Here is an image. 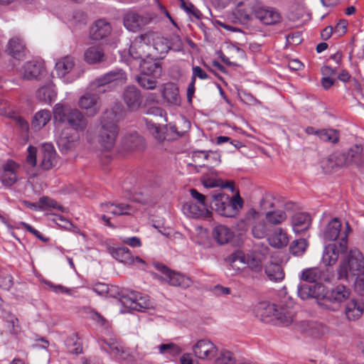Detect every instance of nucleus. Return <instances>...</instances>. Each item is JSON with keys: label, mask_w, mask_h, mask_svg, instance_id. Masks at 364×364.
<instances>
[{"label": "nucleus", "mask_w": 364, "mask_h": 364, "mask_svg": "<svg viewBox=\"0 0 364 364\" xmlns=\"http://www.w3.org/2000/svg\"><path fill=\"white\" fill-rule=\"evenodd\" d=\"M210 207L219 215L225 217H235L243 206V200L237 193L230 198L222 192H214L209 194Z\"/></svg>", "instance_id": "obj_1"}, {"label": "nucleus", "mask_w": 364, "mask_h": 364, "mask_svg": "<svg viewBox=\"0 0 364 364\" xmlns=\"http://www.w3.org/2000/svg\"><path fill=\"white\" fill-rule=\"evenodd\" d=\"M118 120L119 117L113 110L105 112L102 117L97 142L102 149L109 151L114 148L119 133V128L116 124Z\"/></svg>", "instance_id": "obj_2"}, {"label": "nucleus", "mask_w": 364, "mask_h": 364, "mask_svg": "<svg viewBox=\"0 0 364 364\" xmlns=\"http://www.w3.org/2000/svg\"><path fill=\"white\" fill-rule=\"evenodd\" d=\"M255 314L261 321H268L269 318L274 317L284 325L291 323L294 316L291 308L264 301L259 303L255 306Z\"/></svg>", "instance_id": "obj_3"}, {"label": "nucleus", "mask_w": 364, "mask_h": 364, "mask_svg": "<svg viewBox=\"0 0 364 364\" xmlns=\"http://www.w3.org/2000/svg\"><path fill=\"white\" fill-rule=\"evenodd\" d=\"M53 113L55 121L67 123L76 132H83L87 127V119L77 109H71L67 105L58 103L55 105Z\"/></svg>", "instance_id": "obj_4"}, {"label": "nucleus", "mask_w": 364, "mask_h": 364, "mask_svg": "<svg viewBox=\"0 0 364 364\" xmlns=\"http://www.w3.org/2000/svg\"><path fill=\"white\" fill-rule=\"evenodd\" d=\"M98 287H102V291H106L109 296L118 299L126 308L130 309H141L142 307L145 306L144 303L141 304L136 303L137 297L139 296L137 291L125 289H119L118 287L113 286L109 288L103 284H99L93 289L97 294H101V291H98Z\"/></svg>", "instance_id": "obj_5"}, {"label": "nucleus", "mask_w": 364, "mask_h": 364, "mask_svg": "<svg viewBox=\"0 0 364 364\" xmlns=\"http://www.w3.org/2000/svg\"><path fill=\"white\" fill-rule=\"evenodd\" d=\"M350 230L349 224L346 223V228L345 231L342 232L341 240L330 243L324 247L322 261L325 265L331 266L334 264L338 261L340 255L346 252Z\"/></svg>", "instance_id": "obj_6"}, {"label": "nucleus", "mask_w": 364, "mask_h": 364, "mask_svg": "<svg viewBox=\"0 0 364 364\" xmlns=\"http://www.w3.org/2000/svg\"><path fill=\"white\" fill-rule=\"evenodd\" d=\"M364 267V258L362 253L357 249L351 250L347 259L341 263L338 270V279H347L349 274L353 276L359 274Z\"/></svg>", "instance_id": "obj_7"}, {"label": "nucleus", "mask_w": 364, "mask_h": 364, "mask_svg": "<svg viewBox=\"0 0 364 364\" xmlns=\"http://www.w3.org/2000/svg\"><path fill=\"white\" fill-rule=\"evenodd\" d=\"M245 4L251 9L254 17L263 24L274 25L282 20L280 13L274 8L264 6L257 0H250Z\"/></svg>", "instance_id": "obj_8"}, {"label": "nucleus", "mask_w": 364, "mask_h": 364, "mask_svg": "<svg viewBox=\"0 0 364 364\" xmlns=\"http://www.w3.org/2000/svg\"><path fill=\"white\" fill-rule=\"evenodd\" d=\"M127 80L126 73L122 69H115L105 73L102 77L96 79L91 82V89L97 93H104L106 85L114 84V85H122L126 83Z\"/></svg>", "instance_id": "obj_9"}, {"label": "nucleus", "mask_w": 364, "mask_h": 364, "mask_svg": "<svg viewBox=\"0 0 364 364\" xmlns=\"http://www.w3.org/2000/svg\"><path fill=\"white\" fill-rule=\"evenodd\" d=\"M150 42V34L148 33L135 38L129 47L130 56L134 59H141V60L151 57L152 53H150L151 50Z\"/></svg>", "instance_id": "obj_10"}, {"label": "nucleus", "mask_w": 364, "mask_h": 364, "mask_svg": "<svg viewBox=\"0 0 364 364\" xmlns=\"http://www.w3.org/2000/svg\"><path fill=\"white\" fill-rule=\"evenodd\" d=\"M350 295V289L344 285L339 284L329 290L327 294L326 303H323V308L336 311L339 310L341 304L347 300Z\"/></svg>", "instance_id": "obj_11"}, {"label": "nucleus", "mask_w": 364, "mask_h": 364, "mask_svg": "<svg viewBox=\"0 0 364 364\" xmlns=\"http://www.w3.org/2000/svg\"><path fill=\"white\" fill-rule=\"evenodd\" d=\"M156 18V16L151 13L139 15L135 12H129L124 17V26L127 30L136 32L152 23Z\"/></svg>", "instance_id": "obj_12"}, {"label": "nucleus", "mask_w": 364, "mask_h": 364, "mask_svg": "<svg viewBox=\"0 0 364 364\" xmlns=\"http://www.w3.org/2000/svg\"><path fill=\"white\" fill-rule=\"evenodd\" d=\"M155 267L164 275L163 279L172 286L186 289L192 284V281L189 277L171 271L164 264L156 263L155 264Z\"/></svg>", "instance_id": "obj_13"}, {"label": "nucleus", "mask_w": 364, "mask_h": 364, "mask_svg": "<svg viewBox=\"0 0 364 364\" xmlns=\"http://www.w3.org/2000/svg\"><path fill=\"white\" fill-rule=\"evenodd\" d=\"M122 99L129 112L138 110L143 102L141 92L135 86L126 87L122 92Z\"/></svg>", "instance_id": "obj_14"}, {"label": "nucleus", "mask_w": 364, "mask_h": 364, "mask_svg": "<svg viewBox=\"0 0 364 364\" xmlns=\"http://www.w3.org/2000/svg\"><path fill=\"white\" fill-rule=\"evenodd\" d=\"M192 350L196 358L200 360H211L215 356L218 348L210 340L203 338L193 345Z\"/></svg>", "instance_id": "obj_15"}, {"label": "nucleus", "mask_w": 364, "mask_h": 364, "mask_svg": "<svg viewBox=\"0 0 364 364\" xmlns=\"http://www.w3.org/2000/svg\"><path fill=\"white\" fill-rule=\"evenodd\" d=\"M19 168L20 166L13 160H9L3 164L0 179L4 186L11 187L17 182Z\"/></svg>", "instance_id": "obj_16"}, {"label": "nucleus", "mask_w": 364, "mask_h": 364, "mask_svg": "<svg viewBox=\"0 0 364 364\" xmlns=\"http://www.w3.org/2000/svg\"><path fill=\"white\" fill-rule=\"evenodd\" d=\"M79 106L86 110L88 116L93 117L99 112L101 105L97 95L86 93L80 98Z\"/></svg>", "instance_id": "obj_17"}, {"label": "nucleus", "mask_w": 364, "mask_h": 364, "mask_svg": "<svg viewBox=\"0 0 364 364\" xmlns=\"http://www.w3.org/2000/svg\"><path fill=\"white\" fill-rule=\"evenodd\" d=\"M110 253L114 259L126 264H132L135 262L144 264V260L140 257H134L130 250L127 247L112 248L110 250Z\"/></svg>", "instance_id": "obj_18"}, {"label": "nucleus", "mask_w": 364, "mask_h": 364, "mask_svg": "<svg viewBox=\"0 0 364 364\" xmlns=\"http://www.w3.org/2000/svg\"><path fill=\"white\" fill-rule=\"evenodd\" d=\"M77 140V134H73L69 129H65L61 132L57 143L61 151L68 152L75 147Z\"/></svg>", "instance_id": "obj_19"}, {"label": "nucleus", "mask_w": 364, "mask_h": 364, "mask_svg": "<svg viewBox=\"0 0 364 364\" xmlns=\"http://www.w3.org/2000/svg\"><path fill=\"white\" fill-rule=\"evenodd\" d=\"M182 210L188 217L193 218H209L211 215L208 206L200 205L193 202L184 203Z\"/></svg>", "instance_id": "obj_20"}, {"label": "nucleus", "mask_w": 364, "mask_h": 364, "mask_svg": "<svg viewBox=\"0 0 364 364\" xmlns=\"http://www.w3.org/2000/svg\"><path fill=\"white\" fill-rule=\"evenodd\" d=\"M300 279L315 284L323 281H329L326 271L318 267H311L304 269L301 273Z\"/></svg>", "instance_id": "obj_21"}, {"label": "nucleus", "mask_w": 364, "mask_h": 364, "mask_svg": "<svg viewBox=\"0 0 364 364\" xmlns=\"http://www.w3.org/2000/svg\"><path fill=\"white\" fill-rule=\"evenodd\" d=\"M23 78L31 80H39L45 73V68L42 63L38 61H28L23 67Z\"/></svg>", "instance_id": "obj_22"}, {"label": "nucleus", "mask_w": 364, "mask_h": 364, "mask_svg": "<svg viewBox=\"0 0 364 364\" xmlns=\"http://www.w3.org/2000/svg\"><path fill=\"white\" fill-rule=\"evenodd\" d=\"M139 68L140 74L150 75L154 77H159L162 73L161 63L151 57L141 60Z\"/></svg>", "instance_id": "obj_23"}, {"label": "nucleus", "mask_w": 364, "mask_h": 364, "mask_svg": "<svg viewBox=\"0 0 364 364\" xmlns=\"http://www.w3.org/2000/svg\"><path fill=\"white\" fill-rule=\"evenodd\" d=\"M342 224L341 220L334 218L326 225L324 232L323 237L326 240L338 241L341 240L342 232L345 231L341 230Z\"/></svg>", "instance_id": "obj_24"}, {"label": "nucleus", "mask_w": 364, "mask_h": 364, "mask_svg": "<svg viewBox=\"0 0 364 364\" xmlns=\"http://www.w3.org/2000/svg\"><path fill=\"white\" fill-rule=\"evenodd\" d=\"M112 31L110 24L104 20L97 21L90 30V36L92 40L100 41L107 38Z\"/></svg>", "instance_id": "obj_25"}, {"label": "nucleus", "mask_w": 364, "mask_h": 364, "mask_svg": "<svg viewBox=\"0 0 364 364\" xmlns=\"http://www.w3.org/2000/svg\"><path fill=\"white\" fill-rule=\"evenodd\" d=\"M212 236L217 243L225 245L229 243L233 239L235 232L224 225H218L213 229Z\"/></svg>", "instance_id": "obj_26"}, {"label": "nucleus", "mask_w": 364, "mask_h": 364, "mask_svg": "<svg viewBox=\"0 0 364 364\" xmlns=\"http://www.w3.org/2000/svg\"><path fill=\"white\" fill-rule=\"evenodd\" d=\"M75 60L71 55H66L57 60L55 63V71L57 75L60 77H65V75L74 69Z\"/></svg>", "instance_id": "obj_27"}, {"label": "nucleus", "mask_w": 364, "mask_h": 364, "mask_svg": "<svg viewBox=\"0 0 364 364\" xmlns=\"http://www.w3.org/2000/svg\"><path fill=\"white\" fill-rule=\"evenodd\" d=\"M363 313L364 305L357 299H351L346 305L345 314L349 321L358 320Z\"/></svg>", "instance_id": "obj_28"}, {"label": "nucleus", "mask_w": 364, "mask_h": 364, "mask_svg": "<svg viewBox=\"0 0 364 364\" xmlns=\"http://www.w3.org/2000/svg\"><path fill=\"white\" fill-rule=\"evenodd\" d=\"M41 166L44 170H50L55 164V151L51 144H46L42 147Z\"/></svg>", "instance_id": "obj_29"}, {"label": "nucleus", "mask_w": 364, "mask_h": 364, "mask_svg": "<svg viewBox=\"0 0 364 364\" xmlns=\"http://www.w3.org/2000/svg\"><path fill=\"white\" fill-rule=\"evenodd\" d=\"M268 242L270 246L280 249L288 245L289 238L285 230L282 228H277L269 236Z\"/></svg>", "instance_id": "obj_30"}, {"label": "nucleus", "mask_w": 364, "mask_h": 364, "mask_svg": "<svg viewBox=\"0 0 364 364\" xmlns=\"http://www.w3.org/2000/svg\"><path fill=\"white\" fill-rule=\"evenodd\" d=\"M311 223V217L307 213H296L291 218V225L295 232H300L307 230Z\"/></svg>", "instance_id": "obj_31"}, {"label": "nucleus", "mask_w": 364, "mask_h": 364, "mask_svg": "<svg viewBox=\"0 0 364 364\" xmlns=\"http://www.w3.org/2000/svg\"><path fill=\"white\" fill-rule=\"evenodd\" d=\"M146 127L151 133V134L159 142H162L164 140L172 141L173 137H168L167 133L168 132V125L161 126L151 121L146 120Z\"/></svg>", "instance_id": "obj_32"}, {"label": "nucleus", "mask_w": 364, "mask_h": 364, "mask_svg": "<svg viewBox=\"0 0 364 364\" xmlns=\"http://www.w3.org/2000/svg\"><path fill=\"white\" fill-rule=\"evenodd\" d=\"M350 165H355L360 170H364V148L354 145L348 149Z\"/></svg>", "instance_id": "obj_33"}, {"label": "nucleus", "mask_w": 364, "mask_h": 364, "mask_svg": "<svg viewBox=\"0 0 364 364\" xmlns=\"http://www.w3.org/2000/svg\"><path fill=\"white\" fill-rule=\"evenodd\" d=\"M85 60L89 64H95L105 60L104 50L99 46H91L84 53Z\"/></svg>", "instance_id": "obj_34"}, {"label": "nucleus", "mask_w": 364, "mask_h": 364, "mask_svg": "<svg viewBox=\"0 0 364 364\" xmlns=\"http://www.w3.org/2000/svg\"><path fill=\"white\" fill-rule=\"evenodd\" d=\"M250 1V0H244L240 1L237 5L235 15L242 24H247L252 19V16H254L251 9L245 4V2Z\"/></svg>", "instance_id": "obj_35"}, {"label": "nucleus", "mask_w": 364, "mask_h": 364, "mask_svg": "<svg viewBox=\"0 0 364 364\" xmlns=\"http://www.w3.org/2000/svg\"><path fill=\"white\" fill-rule=\"evenodd\" d=\"M104 210L114 215H129L132 210L131 205L126 203H107L102 204Z\"/></svg>", "instance_id": "obj_36"}, {"label": "nucleus", "mask_w": 364, "mask_h": 364, "mask_svg": "<svg viewBox=\"0 0 364 364\" xmlns=\"http://www.w3.org/2000/svg\"><path fill=\"white\" fill-rule=\"evenodd\" d=\"M36 95L39 100L50 104L56 97L57 92L53 85H48L38 88Z\"/></svg>", "instance_id": "obj_37"}, {"label": "nucleus", "mask_w": 364, "mask_h": 364, "mask_svg": "<svg viewBox=\"0 0 364 364\" xmlns=\"http://www.w3.org/2000/svg\"><path fill=\"white\" fill-rule=\"evenodd\" d=\"M267 277L274 282L282 281L284 278V272L281 265L277 263H270L265 268Z\"/></svg>", "instance_id": "obj_38"}, {"label": "nucleus", "mask_w": 364, "mask_h": 364, "mask_svg": "<svg viewBox=\"0 0 364 364\" xmlns=\"http://www.w3.org/2000/svg\"><path fill=\"white\" fill-rule=\"evenodd\" d=\"M50 117L51 114L49 110L42 109L34 115L31 126L36 130H39L50 121Z\"/></svg>", "instance_id": "obj_39"}, {"label": "nucleus", "mask_w": 364, "mask_h": 364, "mask_svg": "<svg viewBox=\"0 0 364 364\" xmlns=\"http://www.w3.org/2000/svg\"><path fill=\"white\" fill-rule=\"evenodd\" d=\"M25 46L19 38H11L9 42L7 50L15 58H21L23 55Z\"/></svg>", "instance_id": "obj_40"}, {"label": "nucleus", "mask_w": 364, "mask_h": 364, "mask_svg": "<svg viewBox=\"0 0 364 364\" xmlns=\"http://www.w3.org/2000/svg\"><path fill=\"white\" fill-rule=\"evenodd\" d=\"M151 49L155 50V53H152V55H156V58H163L171 49V46L167 39L159 38L156 40Z\"/></svg>", "instance_id": "obj_41"}, {"label": "nucleus", "mask_w": 364, "mask_h": 364, "mask_svg": "<svg viewBox=\"0 0 364 364\" xmlns=\"http://www.w3.org/2000/svg\"><path fill=\"white\" fill-rule=\"evenodd\" d=\"M68 350L72 354L78 355L82 353V348L77 333H73L65 341Z\"/></svg>", "instance_id": "obj_42"}, {"label": "nucleus", "mask_w": 364, "mask_h": 364, "mask_svg": "<svg viewBox=\"0 0 364 364\" xmlns=\"http://www.w3.org/2000/svg\"><path fill=\"white\" fill-rule=\"evenodd\" d=\"M225 262L233 269L235 270H240L242 269V267L240 265H237V262H240L242 265H245L246 259L245 256L242 252H235L230 254L225 258Z\"/></svg>", "instance_id": "obj_43"}, {"label": "nucleus", "mask_w": 364, "mask_h": 364, "mask_svg": "<svg viewBox=\"0 0 364 364\" xmlns=\"http://www.w3.org/2000/svg\"><path fill=\"white\" fill-rule=\"evenodd\" d=\"M314 292L313 298L318 301L319 305L323 307V303H326L327 294L329 291L324 285L318 282L312 286Z\"/></svg>", "instance_id": "obj_44"}, {"label": "nucleus", "mask_w": 364, "mask_h": 364, "mask_svg": "<svg viewBox=\"0 0 364 364\" xmlns=\"http://www.w3.org/2000/svg\"><path fill=\"white\" fill-rule=\"evenodd\" d=\"M308 246L309 242L306 239L294 240L289 246V251L294 256H301L306 252Z\"/></svg>", "instance_id": "obj_45"}, {"label": "nucleus", "mask_w": 364, "mask_h": 364, "mask_svg": "<svg viewBox=\"0 0 364 364\" xmlns=\"http://www.w3.org/2000/svg\"><path fill=\"white\" fill-rule=\"evenodd\" d=\"M163 96L171 104L177 105L179 102L178 89L174 85L166 87L163 92Z\"/></svg>", "instance_id": "obj_46"}, {"label": "nucleus", "mask_w": 364, "mask_h": 364, "mask_svg": "<svg viewBox=\"0 0 364 364\" xmlns=\"http://www.w3.org/2000/svg\"><path fill=\"white\" fill-rule=\"evenodd\" d=\"M328 161L331 163H334L337 167H342L344 166H349V152L348 150L344 152H336L331 155Z\"/></svg>", "instance_id": "obj_47"}, {"label": "nucleus", "mask_w": 364, "mask_h": 364, "mask_svg": "<svg viewBox=\"0 0 364 364\" xmlns=\"http://www.w3.org/2000/svg\"><path fill=\"white\" fill-rule=\"evenodd\" d=\"M159 352L161 354H168L175 357L180 355L183 350L177 344L174 343H163L158 347Z\"/></svg>", "instance_id": "obj_48"}, {"label": "nucleus", "mask_w": 364, "mask_h": 364, "mask_svg": "<svg viewBox=\"0 0 364 364\" xmlns=\"http://www.w3.org/2000/svg\"><path fill=\"white\" fill-rule=\"evenodd\" d=\"M318 137L323 141L336 144L339 140V134L336 129H323L319 131Z\"/></svg>", "instance_id": "obj_49"}, {"label": "nucleus", "mask_w": 364, "mask_h": 364, "mask_svg": "<svg viewBox=\"0 0 364 364\" xmlns=\"http://www.w3.org/2000/svg\"><path fill=\"white\" fill-rule=\"evenodd\" d=\"M266 219L272 225H279L287 219V215L282 210L269 211L266 213Z\"/></svg>", "instance_id": "obj_50"}, {"label": "nucleus", "mask_w": 364, "mask_h": 364, "mask_svg": "<svg viewBox=\"0 0 364 364\" xmlns=\"http://www.w3.org/2000/svg\"><path fill=\"white\" fill-rule=\"evenodd\" d=\"M156 77H154L150 75L140 74L136 77L137 82L139 85L144 89L153 90L156 86Z\"/></svg>", "instance_id": "obj_51"}, {"label": "nucleus", "mask_w": 364, "mask_h": 364, "mask_svg": "<svg viewBox=\"0 0 364 364\" xmlns=\"http://www.w3.org/2000/svg\"><path fill=\"white\" fill-rule=\"evenodd\" d=\"M214 364H235V358L229 350H221Z\"/></svg>", "instance_id": "obj_52"}, {"label": "nucleus", "mask_w": 364, "mask_h": 364, "mask_svg": "<svg viewBox=\"0 0 364 364\" xmlns=\"http://www.w3.org/2000/svg\"><path fill=\"white\" fill-rule=\"evenodd\" d=\"M252 233L254 237L262 239L266 237L267 234V225L264 221L255 223L252 226Z\"/></svg>", "instance_id": "obj_53"}, {"label": "nucleus", "mask_w": 364, "mask_h": 364, "mask_svg": "<svg viewBox=\"0 0 364 364\" xmlns=\"http://www.w3.org/2000/svg\"><path fill=\"white\" fill-rule=\"evenodd\" d=\"M190 193L192 198L197 200V204L200 205L208 206V208L210 206V199H208L209 194H202L194 188L190 190Z\"/></svg>", "instance_id": "obj_54"}, {"label": "nucleus", "mask_w": 364, "mask_h": 364, "mask_svg": "<svg viewBox=\"0 0 364 364\" xmlns=\"http://www.w3.org/2000/svg\"><path fill=\"white\" fill-rule=\"evenodd\" d=\"M298 296L303 300L313 298L312 286L309 284H299L297 288Z\"/></svg>", "instance_id": "obj_55"}, {"label": "nucleus", "mask_w": 364, "mask_h": 364, "mask_svg": "<svg viewBox=\"0 0 364 364\" xmlns=\"http://www.w3.org/2000/svg\"><path fill=\"white\" fill-rule=\"evenodd\" d=\"M13 285L11 275L5 271H0V288L4 290H9Z\"/></svg>", "instance_id": "obj_56"}, {"label": "nucleus", "mask_w": 364, "mask_h": 364, "mask_svg": "<svg viewBox=\"0 0 364 364\" xmlns=\"http://www.w3.org/2000/svg\"><path fill=\"white\" fill-rule=\"evenodd\" d=\"M39 203L43 208H52L53 209L59 210L61 212L65 211V208L62 205H59L55 200L48 197L41 198Z\"/></svg>", "instance_id": "obj_57"}, {"label": "nucleus", "mask_w": 364, "mask_h": 364, "mask_svg": "<svg viewBox=\"0 0 364 364\" xmlns=\"http://www.w3.org/2000/svg\"><path fill=\"white\" fill-rule=\"evenodd\" d=\"M181 1V8L185 10L188 14L192 15L197 19H199L202 16L200 11L191 3L186 4L184 0H179Z\"/></svg>", "instance_id": "obj_58"}, {"label": "nucleus", "mask_w": 364, "mask_h": 364, "mask_svg": "<svg viewBox=\"0 0 364 364\" xmlns=\"http://www.w3.org/2000/svg\"><path fill=\"white\" fill-rule=\"evenodd\" d=\"M109 354L118 360H125L129 355L128 353L118 343L112 348V352Z\"/></svg>", "instance_id": "obj_59"}, {"label": "nucleus", "mask_w": 364, "mask_h": 364, "mask_svg": "<svg viewBox=\"0 0 364 364\" xmlns=\"http://www.w3.org/2000/svg\"><path fill=\"white\" fill-rule=\"evenodd\" d=\"M356 275L357 277L354 284L355 291L358 294L364 296V270Z\"/></svg>", "instance_id": "obj_60"}, {"label": "nucleus", "mask_w": 364, "mask_h": 364, "mask_svg": "<svg viewBox=\"0 0 364 364\" xmlns=\"http://www.w3.org/2000/svg\"><path fill=\"white\" fill-rule=\"evenodd\" d=\"M246 264L252 270H253L256 272H259L262 267L261 260L255 257H253V256L247 257Z\"/></svg>", "instance_id": "obj_61"}, {"label": "nucleus", "mask_w": 364, "mask_h": 364, "mask_svg": "<svg viewBox=\"0 0 364 364\" xmlns=\"http://www.w3.org/2000/svg\"><path fill=\"white\" fill-rule=\"evenodd\" d=\"M192 70H193V75L191 76V80H194L195 82L196 80V77H198L201 80H205L208 77V75L200 66H198V65L193 66Z\"/></svg>", "instance_id": "obj_62"}, {"label": "nucleus", "mask_w": 364, "mask_h": 364, "mask_svg": "<svg viewBox=\"0 0 364 364\" xmlns=\"http://www.w3.org/2000/svg\"><path fill=\"white\" fill-rule=\"evenodd\" d=\"M168 132L167 133L168 137H173V140L176 139L181 136H182L186 131H180L176 125H172L171 124H167Z\"/></svg>", "instance_id": "obj_63"}, {"label": "nucleus", "mask_w": 364, "mask_h": 364, "mask_svg": "<svg viewBox=\"0 0 364 364\" xmlns=\"http://www.w3.org/2000/svg\"><path fill=\"white\" fill-rule=\"evenodd\" d=\"M36 148L32 146L28 147V155L26 156V161L31 166L34 167L36 165Z\"/></svg>", "instance_id": "obj_64"}]
</instances>
